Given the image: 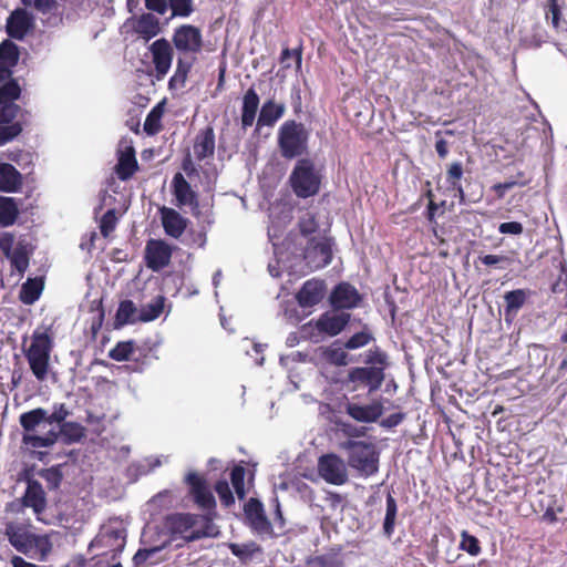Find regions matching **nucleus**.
I'll use <instances>...</instances> for the list:
<instances>
[{
    "label": "nucleus",
    "instance_id": "nucleus-55",
    "mask_svg": "<svg viewBox=\"0 0 567 567\" xmlns=\"http://www.w3.org/2000/svg\"><path fill=\"white\" fill-rule=\"evenodd\" d=\"M323 358L331 364L341 367L348 364V353L341 347H328L323 351Z\"/></svg>",
    "mask_w": 567,
    "mask_h": 567
},
{
    "label": "nucleus",
    "instance_id": "nucleus-31",
    "mask_svg": "<svg viewBox=\"0 0 567 567\" xmlns=\"http://www.w3.org/2000/svg\"><path fill=\"white\" fill-rule=\"evenodd\" d=\"M96 542L112 547V559H115L125 547L126 532L123 528H109L100 535Z\"/></svg>",
    "mask_w": 567,
    "mask_h": 567
},
{
    "label": "nucleus",
    "instance_id": "nucleus-40",
    "mask_svg": "<svg viewBox=\"0 0 567 567\" xmlns=\"http://www.w3.org/2000/svg\"><path fill=\"white\" fill-rule=\"evenodd\" d=\"M19 422L22 429L27 433H30L34 431L40 423L47 422V410L43 408H37L24 412L20 415Z\"/></svg>",
    "mask_w": 567,
    "mask_h": 567
},
{
    "label": "nucleus",
    "instance_id": "nucleus-46",
    "mask_svg": "<svg viewBox=\"0 0 567 567\" xmlns=\"http://www.w3.org/2000/svg\"><path fill=\"white\" fill-rule=\"evenodd\" d=\"M21 96V86L16 79H11L0 86V104L14 103Z\"/></svg>",
    "mask_w": 567,
    "mask_h": 567
},
{
    "label": "nucleus",
    "instance_id": "nucleus-28",
    "mask_svg": "<svg viewBox=\"0 0 567 567\" xmlns=\"http://www.w3.org/2000/svg\"><path fill=\"white\" fill-rule=\"evenodd\" d=\"M138 169V163L133 146L127 145L118 152L115 173L121 181L130 179Z\"/></svg>",
    "mask_w": 567,
    "mask_h": 567
},
{
    "label": "nucleus",
    "instance_id": "nucleus-1",
    "mask_svg": "<svg viewBox=\"0 0 567 567\" xmlns=\"http://www.w3.org/2000/svg\"><path fill=\"white\" fill-rule=\"evenodd\" d=\"M165 529L173 536H182L185 542H195L218 534L212 517L190 514L174 513L164 519Z\"/></svg>",
    "mask_w": 567,
    "mask_h": 567
},
{
    "label": "nucleus",
    "instance_id": "nucleus-47",
    "mask_svg": "<svg viewBox=\"0 0 567 567\" xmlns=\"http://www.w3.org/2000/svg\"><path fill=\"white\" fill-rule=\"evenodd\" d=\"M163 116V107L162 104H157L154 106L151 112L147 114L144 122V131L148 135L157 134L162 130L161 120Z\"/></svg>",
    "mask_w": 567,
    "mask_h": 567
},
{
    "label": "nucleus",
    "instance_id": "nucleus-64",
    "mask_svg": "<svg viewBox=\"0 0 567 567\" xmlns=\"http://www.w3.org/2000/svg\"><path fill=\"white\" fill-rule=\"evenodd\" d=\"M69 415L70 411L64 403L54 404L53 412L51 414L47 413V423H59L61 425Z\"/></svg>",
    "mask_w": 567,
    "mask_h": 567
},
{
    "label": "nucleus",
    "instance_id": "nucleus-15",
    "mask_svg": "<svg viewBox=\"0 0 567 567\" xmlns=\"http://www.w3.org/2000/svg\"><path fill=\"white\" fill-rule=\"evenodd\" d=\"M244 513L248 522L249 527L258 535H274V527L271 522L268 519L262 503L255 497L244 506Z\"/></svg>",
    "mask_w": 567,
    "mask_h": 567
},
{
    "label": "nucleus",
    "instance_id": "nucleus-36",
    "mask_svg": "<svg viewBox=\"0 0 567 567\" xmlns=\"http://www.w3.org/2000/svg\"><path fill=\"white\" fill-rule=\"evenodd\" d=\"M342 548L340 546L330 548L328 553L310 557L307 565L310 567H342L340 558Z\"/></svg>",
    "mask_w": 567,
    "mask_h": 567
},
{
    "label": "nucleus",
    "instance_id": "nucleus-4",
    "mask_svg": "<svg viewBox=\"0 0 567 567\" xmlns=\"http://www.w3.org/2000/svg\"><path fill=\"white\" fill-rule=\"evenodd\" d=\"M310 133L303 123L295 120L285 121L277 134L280 155L293 159L308 153Z\"/></svg>",
    "mask_w": 567,
    "mask_h": 567
},
{
    "label": "nucleus",
    "instance_id": "nucleus-14",
    "mask_svg": "<svg viewBox=\"0 0 567 567\" xmlns=\"http://www.w3.org/2000/svg\"><path fill=\"white\" fill-rule=\"evenodd\" d=\"M148 51L154 65V76L156 80L161 81L167 75L172 66L174 56L173 47L167 39L161 38L148 47Z\"/></svg>",
    "mask_w": 567,
    "mask_h": 567
},
{
    "label": "nucleus",
    "instance_id": "nucleus-62",
    "mask_svg": "<svg viewBox=\"0 0 567 567\" xmlns=\"http://www.w3.org/2000/svg\"><path fill=\"white\" fill-rule=\"evenodd\" d=\"M372 340V336L369 332L360 331L350 337L346 343L344 348L348 350H355L367 346Z\"/></svg>",
    "mask_w": 567,
    "mask_h": 567
},
{
    "label": "nucleus",
    "instance_id": "nucleus-8",
    "mask_svg": "<svg viewBox=\"0 0 567 567\" xmlns=\"http://www.w3.org/2000/svg\"><path fill=\"white\" fill-rule=\"evenodd\" d=\"M384 380L383 367H355L349 370L346 386L351 392L365 388L368 394H373L382 386Z\"/></svg>",
    "mask_w": 567,
    "mask_h": 567
},
{
    "label": "nucleus",
    "instance_id": "nucleus-16",
    "mask_svg": "<svg viewBox=\"0 0 567 567\" xmlns=\"http://www.w3.org/2000/svg\"><path fill=\"white\" fill-rule=\"evenodd\" d=\"M34 28V17L23 8L14 9L6 21V32L10 40H23Z\"/></svg>",
    "mask_w": 567,
    "mask_h": 567
},
{
    "label": "nucleus",
    "instance_id": "nucleus-26",
    "mask_svg": "<svg viewBox=\"0 0 567 567\" xmlns=\"http://www.w3.org/2000/svg\"><path fill=\"white\" fill-rule=\"evenodd\" d=\"M260 104L259 95L254 85H251L244 94L240 110V124L243 130L250 127L257 115Z\"/></svg>",
    "mask_w": 567,
    "mask_h": 567
},
{
    "label": "nucleus",
    "instance_id": "nucleus-42",
    "mask_svg": "<svg viewBox=\"0 0 567 567\" xmlns=\"http://www.w3.org/2000/svg\"><path fill=\"white\" fill-rule=\"evenodd\" d=\"M396 514H398L396 501L391 493H388L386 503H385V516H384V520H383V533L388 537H391L394 533Z\"/></svg>",
    "mask_w": 567,
    "mask_h": 567
},
{
    "label": "nucleus",
    "instance_id": "nucleus-30",
    "mask_svg": "<svg viewBox=\"0 0 567 567\" xmlns=\"http://www.w3.org/2000/svg\"><path fill=\"white\" fill-rule=\"evenodd\" d=\"M20 199L0 195V227L13 226L20 215Z\"/></svg>",
    "mask_w": 567,
    "mask_h": 567
},
{
    "label": "nucleus",
    "instance_id": "nucleus-3",
    "mask_svg": "<svg viewBox=\"0 0 567 567\" xmlns=\"http://www.w3.org/2000/svg\"><path fill=\"white\" fill-rule=\"evenodd\" d=\"M54 348L52 326L38 328L31 336V343L24 349L30 370L39 381H44L50 368V355Z\"/></svg>",
    "mask_w": 567,
    "mask_h": 567
},
{
    "label": "nucleus",
    "instance_id": "nucleus-63",
    "mask_svg": "<svg viewBox=\"0 0 567 567\" xmlns=\"http://www.w3.org/2000/svg\"><path fill=\"white\" fill-rule=\"evenodd\" d=\"M20 106L16 103L0 104V124L13 123L12 121L18 116Z\"/></svg>",
    "mask_w": 567,
    "mask_h": 567
},
{
    "label": "nucleus",
    "instance_id": "nucleus-41",
    "mask_svg": "<svg viewBox=\"0 0 567 567\" xmlns=\"http://www.w3.org/2000/svg\"><path fill=\"white\" fill-rule=\"evenodd\" d=\"M59 439L58 432L51 430L44 436L25 433L23 434L22 442L25 446L32 449L50 447Z\"/></svg>",
    "mask_w": 567,
    "mask_h": 567
},
{
    "label": "nucleus",
    "instance_id": "nucleus-7",
    "mask_svg": "<svg viewBox=\"0 0 567 567\" xmlns=\"http://www.w3.org/2000/svg\"><path fill=\"white\" fill-rule=\"evenodd\" d=\"M321 178L312 159L300 158L289 176V184L297 197L308 198L319 193Z\"/></svg>",
    "mask_w": 567,
    "mask_h": 567
},
{
    "label": "nucleus",
    "instance_id": "nucleus-52",
    "mask_svg": "<svg viewBox=\"0 0 567 567\" xmlns=\"http://www.w3.org/2000/svg\"><path fill=\"white\" fill-rule=\"evenodd\" d=\"M245 475L246 470L241 465L234 466L230 472V482L239 499H244L246 497Z\"/></svg>",
    "mask_w": 567,
    "mask_h": 567
},
{
    "label": "nucleus",
    "instance_id": "nucleus-33",
    "mask_svg": "<svg viewBox=\"0 0 567 567\" xmlns=\"http://www.w3.org/2000/svg\"><path fill=\"white\" fill-rule=\"evenodd\" d=\"M544 11L547 23H549L555 31L558 32L564 29V25H567V21L563 14L564 9L559 0H547L544 6Z\"/></svg>",
    "mask_w": 567,
    "mask_h": 567
},
{
    "label": "nucleus",
    "instance_id": "nucleus-39",
    "mask_svg": "<svg viewBox=\"0 0 567 567\" xmlns=\"http://www.w3.org/2000/svg\"><path fill=\"white\" fill-rule=\"evenodd\" d=\"M20 59L19 47L10 39H6L0 43V63L14 69Z\"/></svg>",
    "mask_w": 567,
    "mask_h": 567
},
{
    "label": "nucleus",
    "instance_id": "nucleus-13",
    "mask_svg": "<svg viewBox=\"0 0 567 567\" xmlns=\"http://www.w3.org/2000/svg\"><path fill=\"white\" fill-rule=\"evenodd\" d=\"M303 259L311 270L327 267L332 261V244L328 238H310L303 250Z\"/></svg>",
    "mask_w": 567,
    "mask_h": 567
},
{
    "label": "nucleus",
    "instance_id": "nucleus-22",
    "mask_svg": "<svg viewBox=\"0 0 567 567\" xmlns=\"http://www.w3.org/2000/svg\"><path fill=\"white\" fill-rule=\"evenodd\" d=\"M161 221L166 235L179 238L187 228L188 220L177 210L163 206L159 208Z\"/></svg>",
    "mask_w": 567,
    "mask_h": 567
},
{
    "label": "nucleus",
    "instance_id": "nucleus-12",
    "mask_svg": "<svg viewBox=\"0 0 567 567\" xmlns=\"http://www.w3.org/2000/svg\"><path fill=\"white\" fill-rule=\"evenodd\" d=\"M173 247L163 239H148L144 249L145 265L152 271L158 272L166 268L172 260Z\"/></svg>",
    "mask_w": 567,
    "mask_h": 567
},
{
    "label": "nucleus",
    "instance_id": "nucleus-35",
    "mask_svg": "<svg viewBox=\"0 0 567 567\" xmlns=\"http://www.w3.org/2000/svg\"><path fill=\"white\" fill-rule=\"evenodd\" d=\"M43 286L44 284L42 278H28L20 290L19 298L21 302L24 305L34 303L40 298Z\"/></svg>",
    "mask_w": 567,
    "mask_h": 567
},
{
    "label": "nucleus",
    "instance_id": "nucleus-29",
    "mask_svg": "<svg viewBox=\"0 0 567 567\" xmlns=\"http://www.w3.org/2000/svg\"><path fill=\"white\" fill-rule=\"evenodd\" d=\"M22 185V174L12 164L0 163V192L18 193Z\"/></svg>",
    "mask_w": 567,
    "mask_h": 567
},
{
    "label": "nucleus",
    "instance_id": "nucleus-44",
    "mask_svg": "<svg viewBox=\"0 0 567 567\" xmlns=\"http://www.w3.org/2000/svg\"><path fill=\"white\" fill-rule=\"evenodd\" d=\"M164 306H165V297L162 295H158L157 297H155L152 300V302H150L143 307L141 315H140V319L144 322L153 321V320L157 319L162 315V312L164 310Z\"/></svg>",
    "mask_w": 567,
    "mask_h": 567
},
{
    "label": "nucleus",
    "instance_id": "nucleus-23",
    "mask_svg": "<svg viewBox=\"0 0 567 567\" xmlns=\"http://www.w3.org/2000/svg\"><path fill=\"white\" fill-rule=\"evenodd\" d=\"M351 319L350 313L341 312V313H322L319 319L316 321V328L330 337H334L339 334L349 323Z\"/></svg>",
    "mask_w": 567,
    "mask_h": 567
},
{
    "label": "nucleus",
    "instance_id": "nucleus-56",
    "mask_svg": "<svg viewBox=\"0 0 567 567\" xmlns=\"http://www.w3.org/2000/svg\"><path fill=\"white\" fill-rule=\"evenodd\" d=\"M214 489L217 493L223 506L230 507L235 504L234 494L226 480L217 481L214 485Z\"/></svg>",
    "mask_w": 567,
    "mask_h": 567
},
{
    "label": "nucleus",
    "instance_id": "nucleus-60",
    "mask_svg": "<svg viewBox=\"0 0 567 567\" xmlns=\"http://www.w3.org/2000/svg\"><path fill=\"white\" fill-rule=\"evenodd\" d=\"M41 477L47 482L48 487L51 489L58 488L63 480L62 472L58 466L43 470L41 472Z\"/></svg>",
    "mask_w": 567,
    "mask_h": 567
},
{
    "label": "nucleus",
    "instance_id": "nucleus-50",
    "mask_svg": "<svg viewBox=\"0 0 567 567\" xmlns=\"http://www.w3.org/2000/svg\"><path fill=\"white\" fill-rule=\"evenodd\" d=\"M168 8L172 11V18H187L195 10L194 0H168Z\"/></svg>",
    "mask_w": 567,
    "mask_h": 567
},
{
    "label": "nucleus",
    "instance_id": "nucleus-34",
    "mask_svg": "<svg viewBox=\"0 0 567 567\" xmlns=\"http://www.w3.org/2000/svg\"><path fill=\"white\" fill-rule=\"evenodd\" d=\"M195 58L187 60L182 56L177 59L176 69L174 74L168 81L169 89H182L185 86L188 74L193 68Z\"/></svg>",
    "mask_w": 567,
    "mask_h": 567
},
{
    "label": "nucleus",
    "instance_id": "nucleus-27",
    "mask_svg": "<svg viewBox=\"0 0 567 567\" xmlns=\"http://www.w3.org/2000/svg\"><path fill=\"white\" fill-rule=\"evenodd\" d=\"M194 153L197 161L213 157L215 153V132L212 125H207L198 132L194 141Z\"/></svg>",
    "mask_w": 567,
    "mask_h": 567
},
{
    "label": "nucleus",
    "instance_id": "nucleus-11",
    "mask_svg": "<svg viewBox=\"0 0 567 567\" xmlns=\"http://www.w3.org/2000/svg\"><path fill=\"white\" fill-rule=\"evenodd\" d=\"M318 472L327 483L332 485H343L349 478L344 461L333 453L319 457Z\"/></svg>",
    "mask_w": 567,
    "mask_h": 567
},
{
    "label": "nucleus",
    "instance_id": "nucleus-59",
    "mask_svg": "<svg viewBox=\"0 0 567 567\" xmlns=\"http://www.w3.org/2000/svg\"><path fill=\"white\" fill-rule=\"evenodd\" d=\"M364 362L369 364V367H383V372L388 367V355L381 349H370L367 352Z\"/></svg>",
    "mask_w": 567,
    "mask_h": 567
},
{
    "label": "nucleus",
    "instance_id": "nucleus-9",
    "mask_svg": "<svg viewBox=\"0 0 567 567\" xmlns=\"http://www.w3.org/2000/svg\"><path fill=\"white\" fill-rule=\"evenodd\" d=\"M188 486V494L194 503L205 512L204 516L216 517V499L207 484L206 478L196 472H189L184 478Z\"/></svg>",
    "mask_w": 567,
    "mask_h": 567
},
{
    "label": "nucleus",
    "instance_id": "nucleus-21",
    "mask_svg": "<svg viewBox=\"0 0 567 567\" xmlns=\"http://www.w3.org/2000/svg\"><path fill=\"white\" fill-rule=\"evenodd\" d=\"M286 105L282 102H276L274 97L266 100L259 111L256 132L262 127H274L276 123L285 115Z\"/></svg>",
    "mask_w": 567,
    "mask_h": 567
},
{
    "label": "nucleus",
    "instance_id": "nucleus-19",
    "mask_svg": "<svg viewBox=\"0 0 567 567\" xmlns=\"http://www.w3.org/2000/svg\"><path fill=\"white\" fill-rule=\"evenodd\" d=\"M362 297L354 286L342 281L331 291L329 302L334 310L353 309L359 306Z\"/></svg>",
    "mask_w": 567,
    "mask_h": 567
},
{
    "label": "nucleus",
    "instance_id": "nucleus-17",
    "mask_svg": "<svg viewBox=\"0 0 567 567\" xmlns=\"http://www.w3.org/2000/svg\"><path fill=\"white\" fill-rule=\"evenodd\" d=\"M172 192L178 207L188 206L193 214L197 215L199 213L198 194L179 172L173 176Z\"/></svg>",
    "mask_w": 567,
    "mask_h": 567
},
{
    "label": "nucleus",
    "instance_id": "nucleus-25",
    "mask_svg": "<svg viewBox=\"0 0 567 567\" xmlns=\"http://www.w3.org/2000/svg\"><path fill=\"white\" fill-rule=\"evenodd\" d=\"M22 506L33 509L35 515H40L47 507L44 489L40 482L29 480L24 495L22 496Z\"/></svg>",
    "mask_w": 567,
    "mask_h": 567
},
{
    "label": "nucleus",
    "instance_id": "nucleus-58",
    "mask_svg": "<svg viewBox=\"0 0 567 567\" xmlns=\"http://www.w3.org/2000/svg\"><path fill=\"white\" fill-rule=\"evenodd\" d=\"M22 132V126L19 122L0 124V146L16 138Z\"/></svg>",
    "mask_w": 567,
    "mask_h": 567
},
{
    "label": "nucleus",
    "instance_id": "nucleus-45",
    "mask_svg": "<svg viewBox=\"0 0 567 567\" xmlns=\"http://www.w3.org/2000/svg\"><path fill=\"white\" fill-rule=\"evenodd\" d=\"M463 177V165L461 162H454L450 165L446 172V183L449 184L452 190H455L460 194L461 198H463V188L461 184V179Z\"/></svg>",
    "mask_w": 567,
    "mask_h": 567
},
{
    "label": "nucleus",
    "instance_id": "nucleus-2",
    "mask_svg": "<svg viewBox=\"0 0 567 567\" xmlns=\"http://www.w3.org/2000/svg\"><path fill=\"white\" fill-rule=\"evenodd\" d=\"M4 535L17 551L32 558L39 557L43 560L52 549L48 536L32 533L30 526L23 523H6Z\"/></svg>",
    "mask_w": 567,
    "mask_h": 567
},
{
    "label": "nucleus",
    "instance_id": "nucleus-24",
    "mask_svg": "<svg viewBox=\"0 0 567 567\" xmlns=\"http://www.w3.org/2000/svg\"><path fill=\"white\" fill-rule=\"evenodd\" d=\"M132 28L145 42H148L162 31L159 19L151 12L142 13L133 19Z\"/></svg>",
    "mask_w": 567,
    "mask_h": 567
},
{
    "label": "nucleus",
    "instance_id": "nucleus-51",
    "mask_svg": "<svg viewBox=\"0 0 567 567\" xmlns=\"http://www.w3.org/2000/svg\"><path fill=\"white\" fill-rule=\"evenodd\" d=\"M298 228L303 237L316 234L319 229L317 215L311 212H306L298 220Z\"/></svg>",
    "mask_w": 567,
    "mask_h": 567
},
{
    "label": "nucleus",
    "instance_id": "nucleus-32",
    "mask_svg": "<svg viewBox=\"0 0 567 567\" xmlns=\"http://www.w3.org/2000/svg\"><path fill=\"white\" fill-rule=\"evenodd\" d=\"M532 295L533 291L529 289H515L507 291L504 295L505 316H515L532 297Z\"/></svg>",
    "mask_w": 567,
    "mask_h": 567
},
{
    "label": "nucleus",
    "instance_id": "nucleus-6",
    "mask_svg": "<svg viewBox=\"0 0 567 567\" xmlns=\"http://www.w3.org/2000/svg\"><path fill=\"white\" fill-rule=\"evenodd\" d=\"M341 449L348 454V465L360 475L369 477L379 471V452L373 443L348 440Z\"/></svg>",
    "mask_w": 567,
    "mask_h": 567
},
{
    "label": "nucleus",
    "instance_id": "nucleus-54",
    "mask_svg": "<svg viewBox=\"0 0 567 567\" xmlns=\"http://www.w3.org/2000/svg\"><path fill=\"white\" fill-rule=\"evenodd\" d=\"M164 546H155L151 548H141L133 556V564L135 567H143L147 561L154 565L156 561L153 560L154 556L162 550Z\"/></svg>",
    "mask_w": 567,
    "mask_h": 567
},
{
    "label": "nucleus",
    "instance_id": "nucleus-49",
    "mask_svg": "<svg viewBox=\"0 0 567 567\" xmlns=\"http://www.w3.org/2000/svg\"><path fill=\"white\" fill-rule=\"evenodd\" d=\"M528 184V181L525 179V173L518 172L517 179H509L504 183H497L491 187V189L495 193L498 199H503L507 190L514 188L515 186H525Z\"/></svg>",
    "mask_w": 567,
    "mask_h": 567
},
{
    "label": "nucleus",
    "instance_id": "nucleus-10",
    "mask_svg": "<svg viewBox=\"0 0 567 567\" xmlns=\"http://www.w3.org/2000/svg\"><path fill=\"white\" fill-rule=\"evenodd\" d=\"M172 42L179 53L197 54L203 49L202 31L193 24H182L174 30Z\"/></svg>",
    "mask_w": 567,
    "mask_h": 567
},
{
    "label": "nucleus",
    "instance_id": "nucleus-61",
    "mask_svg": "<svg viewBox=\"0 0 567 567\" xmlns=\"http://www.w3.org/2000/svg\"><path fill=\"white\" fill-rule=\"evenodd\" d=\"M117 217L114 209L106 210L100 221V230L104 237H107L116 227Z\"/></svg>",
    "mask_w": 567,
    "mask_h": 567
},
{
    "label": "nucleus",
    "instance_id": "nucleus-57",
    "mask_svg": "<svg viewBox=\"0 0 567 567\" xmlns=\"http://www.w3.org/2000/svg\"><path fill=\"white\" fill-rule=\"evenodd\" d=\"M8 158L19 165L22 169H32L33 154L23 150L11 151Z\"/></svg>",
    "mask_w": 567,
    "mask_h": 567
},
{
    "label": "nucleus",
    "instance_id": "nucleus-53",
    "mask_svg": "<svg viewBox=\"0 0 567 567\" xmlns=\"http://www.w3.org/2000/svg\"><path fill=\"white\" fill-rule=\"evenodd\" d=\"M460 549L466 551L471 556H478L482 547L477 537L471 535L467 530L461 533Z\"/></svg>",
    "mask_w": 567,
    "mask_h": 567
},
{
    "label": "nucleus",
    "instance_id": "nucleus-20",
    "mask_svg": "<svg viewBox=\"0 0 567 567\" xmlns=\"http://www.w3.org/2000/svg\"><path fill=\"white\" fill-rule=\"evenodd\" d=\"M326 284L321 279L312 278L303 282L296 293V300L301 308H311L324 297Z\"/></svg>",
    "mask_w": 567,
    "mask_h": 567
},
{
    "label": "nucleus",
    "instance_id": "nucleus-37",
    "mask_svg": "<svg viewBox=\"0 0 567 567\" xmlns=\"http://www.w3.org/2000/svg\"><path fill=\"white\" fill-rule=\"evenodd\" d=\"M58 434L65 444L79 443L85 437V427L78 422H64Z\"/></svg>",
    "mask_w": 567,
    "mask_h": 567
},
{
    "label": "nucleus",
    "instance_id": "nucleus-5",
    "mask_svg": "<svg viewBox=\"0 0 567 567\" xmlns=\"http://www.w3.org/2000/svg\"><path fill=\"white\" fill-rule=\"evenodd\" d=\"M0 252L9 260L11 274L22 277L29 268L34 246L23 236L16 240L11 231L0 233Z\"/></svg>",
    "mask_w": 567,
    "mask_h": 567
},
{
    "label": "nucleus",
    "instance_id": "nucleus-38",
    "mask_svg": "<svg viewBox=\"0 0 567 567\" xmlns=\"http://www.w3.org/2000/svg\"><path fill=\"white\" fill-rule=\"evenodd\" d=\"M226 546L244 564L250 560L255 554L262 551L260 545L254 540L245 544L227 543Z\"/></svg>",
    "mask_w": 567,
    "mask_h": 567
},
{
    "label": "nucleus",
    "instance_id": "nucleus-43",
    "mask_svg": "<svg viewBox=\"0 0 567 567\" xmlns=\"http://www.w3.org/2000/svg\"><path fill=\"white\" fill-rule=\"evenodd\" d=\"M136 348L134 340L118 341L114 348L109 351V358L117 362L128 361Z\"/></svg>",
    "mask_w": 567,
    "mask_h": 567
},
{
    "label": "nucleus",
    "instance_id": "nucleus-18",
    "mask_svg": "<svg viewBox=\"0 0 567 567\" xmlns=\"http://www.w3.org/2000/svg\"><path fill=\"white\" fill-rule=\"evenodd\" d=\"M353 400L354 398L346 403L344 410L355 422L374 423L382 416L384 409L380 400H372L369 404H360Z\"/></svg>",
    "mask_w": 567,
    "mask_h": 567
},
{
    "label": "nucleus",
    "instance_id": "nucleus-48",
    "mask_svg": "<svg viewBox=\"0 0 567 567\" xmlns=\"http://www.w3.org/2000/svg\"><path fill=\"white\" fill-rule=\"evenodd\" d=\"M136 312V307L132 300H123L120 302L116 315L115 322L117 327L127 324L133 321V317Z\"/></svg>",
    "mask_w": 567,
    "mask_h": 567
}]
</instances>
